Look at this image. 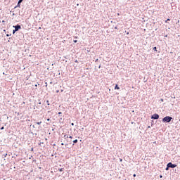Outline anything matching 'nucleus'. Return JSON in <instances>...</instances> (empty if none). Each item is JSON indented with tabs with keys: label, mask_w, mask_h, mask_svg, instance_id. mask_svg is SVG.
Segmentation results:
<instances>
[{
	"label": "nucleus",
	"mask_w": 180,
	"mask_h": 180,
	"mask_svg": "<svg viewBox=\"0 0 180 180\" xmlns=\"http://www.w3.org/2000/svg\"><path fill=\"white\" fill-rule=\"evenodd\" d=\"M51 157H54V154H52V155H51Z\"/></svg>",
	"instance_id": "79ce46f5"
},
{
	"label": "nucleus",
	"mask_w": 180,
	"mask_h": 180,
	"mask_svg": "<svg viewBox=\"0 0 180 180\" xmlns=\"http://www.w3.org/2000/svg\"><path fill=\"white\" fill-rule=\"evenodd\" d=\"M160 178H162V174H160Z\"/></svg>",
	"instance_id": "e433bc0d"
},
{
	"label": "nucleus",
	"mask_w": 180,
	"mask_h": 180,
	"mask_svg": "<svg viewBox=\"0 0 180 180\" xmlns=\"http://www.w3.org/2000/svg\"><path fill=\"white\" fill-rule=\"evenodd\" d=\"M4 129H5V127H1L0 128V130H4Z\"/></svg>",
	"instance_id": "412c9836"
},
{
	"label": "nucleus",
	"mask_w": 180,
	"mask_h": 180,
	"mask_svg": "<svg viewBox=\"0 0 180 180\" xmlns=\"http://www.w3.org/2000/svg\"><path fill=\"white\" fill-rule=\"evenodd\" d=\"M169 166L168 165H167V167L165 168V171H169Z\"/></svg>",
	"instance_id": "1a4fd4ad"
},
{
	"label": "nucleus",
	"mask_w": 180,
	"mask_h": 180,
	"mask_svg": "<svg viewBox=\"0 0 180 180\" xmlns=\"http://www.w3.org/2000/svg\"><path fill=\"white\" fill-rule=\"evenodd\" d=\"M46 88H47V84L45 85Z\"/></svg>",
	"instance_id": "49530a36"
},
{
	"label": "nucleus",
	"mask_w": 180,
	"mask_h": 180,
	"mask_svg": "<svg viewBox=\"0 0 180 180\" xmlns=\"http://www.w3.org/2000/svg\"><path fill=\"white\" fill-rule=\"evenodd\" d=\"M165 37H168V35L167 34L165 35Z\"/></svg>",
	"instance_id": "4c0bfd02"
},
{
	"label": "nucleus",
	"mask_w": 180,
	"mask_h": 180,
	"mask_svg": "<svg viewBox=\"0 0 180 180\" xmlns=\"http://www.w3.org/2000/svg\"><path fill=\"white\" fill-rule=\"evenodd\" d=\"M75 63H78V60H75Z\"/></svg>",
	"instance_id": "72a5a7b5"
},
{
	"label": "nucleus",
	"mask_w": 180,
	"mask_h": 180,
	"mask_svg": "<svg viewBox=\"0 0 180 180\" xmlns=\"http://www.w3.org/2000/svg\"><path fill=\"white\" fill-rule=\"evenodd\" d=\"M153 126H154V120H151V127H153Z\"/></svg>",
	"instance_id": "dca6fc26"
},
{
	"label": "nucleus",
	"mask_w": 180,
	"mask_h": 180,
	"mask_svg": "<svg viewBox=\"0 0 180 180\" xmlns=\"http://www.w3.org/2000/svg\"><path fill=\"white\" fill-rule=\"evenodd\" d=\"M115 89H120V87H119V85L115 84Z\"/></svg>",
	"instance_id": "9d476101"
},
{
	"label": "nucleus",
	"mask_w": 180,
	"mask_h": 180,
	"mask_svg": "<svg viewBox=\"0 0 180 180\" xmlns=\"http://www.w3.org/2000/svg\"><path fill=\"white\" fill-rule=\"evenodd\" d=\"M150 119H152V120H158V119H160V115L155 113L150 116Z\"/></svg>",
	"instance_id": "f03ea898"
},
{
	"label": "nucleus",
	"mask_w": 180,
	"mask_h": 180,
	"mask_svg": "<svg viewBox=\"0 0 180 180\" xmlns=\"http://www.w3.org/2000/svg\"><path fill=\"white\" fill-rule=\"evenodd\" d=\"M69 139H72V136H69Z\"/></svg>",
	"instance_id": "c9c22d12"
},
{
	"label": "nucleus",
	"mask_w": 180,
	"mask_h": 180,
	"mask_svg": "<svg viewBox=\"0 0 180 180\" xmlns=\"http://www.w3.org/2000/svg\"><path fill=\"white\" fill-rule=\"evenodd\" d=\"M38 104H39V105H41V102H40V100H39Z\"/></svg>",
	"instance_id": "a878e982"
},
{
	"label": "nucleus",
	"mask_w": 180,
	"mask_h": 180,
	"mask_svg": "<svg viewBox=\"0 0 180 180\" xmlns=\"http://www.w3.org/2000/svg\"><path fill=\"white\" fill-rule=\"evenodd\" d=\"M23 2V0H18L17 6H20V4Z\"/></svg>",
	"instance_id": "39448f33"
},
{
	"label": "nucleus",
	"mask_w": 180,
	"mask_h": 180,
	"mask_svg": "<svg viewBox=\"0 0 180 180\" xmlns=\"http://www.w3.org/2000/svg\"><path fill=\"white\" fill-rule=\"evenodd\" d=\"M35 86H37V84H35Z\"/></svg>",
	"instance_id": "3c124183"
},
{
	"label": "nucleus",
	"mask_w": 180,
	"mask_h": 180,
	"mask_svg": "<svg viewBox=\"0 0 180 180\" xmlns=\"http://www.w3.org/2000/svg\"><path fill=\"white\" fill-rule=\"evenodd\" d=\"M73 143H74V144H77V143H78V139H75L73 141Z\"/></svg>",
	"instance_id": "f8f14e48"
},
{
	"label": "nucleus",
	"mask_w": 180,
	"mask_h": 180,
	"mask_svg": "<svg viewBox=\"0 0 180 180\" xmlns=\"http://www.w3.org/2000/svg\"><path fill=\"white\" fill-rule=\"evenodd\" d=\"M48 113H50V111H48Z\"/></svg>",
	"instance_id": "603ef678"
},
{
	"label": "nucleus",
	"mask_w": 180,
	"mask_h": 180,
	"mask_svg": "<svg viewBox=\"0 0 180 180\" xmlns=\"http://www.w3.org/2000/svg\"><path fill=\"white\" fill-rule=\"evenodd\" d=\"M82 130H84V128H82Z\"/></svg>",
	"instance_id": "4d7b16f0"
},
{
	"label": "nucleus",
	"mask_w": 180,
	"mask_h": 180,
	"mask_svg": "<svg viewBox=\"0 0 180 180\" xmlns=\"http://www.w3.org/2000/svg\"><path fill=\"white\" fill-rule=\"evenodd\" d=\"M4 75H5V72H3Z\"/></svg>",
	"instance_id": "13d9d810"
},
{
	"label": "nucleus",
	"mask_w": 180,
	"mask_h": 180,
	"mask_svg": "<svg viewBox=\"0 0 180 180\" xmlns=\"http://www.w3.org/2000/svg\"><path fill=\"white\" fill-rule=\"evenodd\" d=\"M172 120H174V118H172V117H171V116H166V117L162 118V122L163 123H170V122Z\"/></svg>",
	"instance_id": "f257e3e1"
},
{
	"label": "nucleus",
	"mask_w": 180,
	"mask_h": 180,
	"mask_svg": "<svg viewBox=\"0 0 180 180\" xmlns=\"http://www.w3.org/2000/svg\"><path fill=\"white\" fill-rule=\"evenodd\" d=\"M123 161V159L120 158V162H122Z\"/></svg>",
	"instance_id": "bb28decb"
},
{
	"label": "nucleus",
	"mask_w": 180,
	"mask_h": 180,
	"mask_svg": "<svg viewBox=\"0 0 180 180\" xmlns=\"http://www.w3.org/2000/svg\"><path fill=\"white\" fill-rule=\"evenodd\" d=\"M71 126H74V122H72V123H71Z\"/></svg>",
	"instance_id": "f704fd0d"
},
{
	"label": "nucleus",
	"mask_w": 180,
	"mask_h": 180,
	"mask_svg": "<svg viewBox=\"0 0 180 180\" xmlns=\"http://www.w3.org/2000/svg\"><path fill=\"white\" fill-rule=\"evenodd\" d=\"M169 20H171L170 18H167V20H165V23H169L168 22H169Z\"/></svg>",
	"instance_id": "4468645a"
},
{
	"label": "nucleus",
	"mask_w": 180,
	"mask_h": 180,
	"mask_svg": "<svg viewBox=\"0 0 180 180\" xmlns=\"http://www.w3.org/2000/svg\"><path fill=\"white\" fill-rule=\"evenodd\" d=\"M16 8H20V6H15L14 7V9H16Z\"/></svg>",
	"instance_id": "4be33fe9"
},
{
	"label": "nucleus",
	"mask_w": 180,
	"mask_h": 180,
	"mask_svg": "<svg viewBox=\"0 0 180 180\" xmlns=\"http://www.w3.org/2000/svg\"><path fill=\"white\" fill-rule=\"evenodd\" d=\"M39 146H40L41 147H44V143L41 142L39 143Z\"/></svg>",
	"instance_id": "6e6552de"
},
{
	"label": "nucleus",
	"mask_w": 180,
	"mask_h": 180,
	"mask_svg": "<svg viewBox=\"0 0 180 180\" xmlns=\"http://www.w3.org/2000/svg\"><path fill=\"white\" fill-rule=\"evenodd\" d=\"M98 68H101V64L99 65Z\"/></svg>",
	"instance_id": "c03bdc74"
},
{
	"label": "nucleus",
	"mask_w": 180,
	"mask_h": 180,
	"mask_svg": "<svg viewBox=\"0 0 180 180\" xmlns=\"http://www.w3.org/2000/svg\"><path fill=\"white\" fill-rule=\"evenodd\" d=\"M73 43H78V40L77 39L73 40Z\"/></svg>",
	"instance_id": "a211bd4d"
},
{
	"label": "nucleus",
	"mask_w": 180,
	"mask_h": 180,
	"mask_svg": "<svg viewBox=\"0 0 180 180\" xmlns=\"http://www.w3.org/2000/svg\"><path fill=\"white\" fill-rule=\"evenodd\" d=\"M61 146H64V143H61Z\"/></svg>",
	"instance_id": "a19ab883"
},
{
	"label": "nucleus",
	"mask_w": 180,
	"mask_h": 180,
	"mask_svg": "<svg viewBox=\"0 0 180 180\" xmlns=\"http://www.w3.org/2000/svg\"><path fill=\"white\" fill-rule=\"evenodd\" d=\"M16 32H18L15 29H14L13 30V34H15V33H16Z\"/></svg>",
	"instance_id": "2eb2a0df"
},
{
	"label": "nucleus",
	"mask_w": 180,
	"mask_h": 180,
	"mask_svg": "<svg viewBox=\"0 0 180 180\" xmlns=\"http://www.w3.org/2000/svg\"><path fill=\"white\" fill-rule=\"evenodd\" d=\"M50 84H53V82H50Z\"/></svg>",
	"instance_id": "09e8293b"
},
{
	"label": "nucleus",
	"mask_w": 180,
	"mask_h": 180,
	"mask_svg": "<svg viewBox=\"0 0 180 180\" xmlns=\"http://www.w3.org/2000/svg\"><path fill=\"white\" fill-rule=\"evenodd\" d=\"M114 29H115V30H117V27H115Z\"/></svg>",
	"instance_id": "7c9ffc66"
},
{
	"label": "nucleus",
	"mask_w": 180,
	"mask_h": 180,
	"mask_svg": "<svg viewBox=\"0 0 180 180\" xmlns=\"http://www.w3.org/2000/svg\"><path fill=\"white\" fill-rule=\"evenodd\" d=\"M36 123H37V124L40 125V124L41 123V121H40L39 122H36Z\"/></svg>",
	"instance_id": "aec40b11"
},
{
	"label": "nucleus",
	"mask_w": 180,
	"mask_h": 180,
	"mask_svg": "<svg viewBox=\"0 0 180 180\" xmlns=\"http://www.w3.org/2000/svg\"><path fill=\"white\" fill-rule=\"evenodd\" d=\"M39 179H43V177H39Z\"/></svg>",
	"instance_id": "37998d69"
},
{
	"label": "nucleus",
	"mask_w": 180,
	"mask_h": 180,
	"mask_svg": "<svg viewBox=\"0 0 180 180\" xmlns=\"http://www.w3.org/2000/svg\"><path fill=\"white\" fill-rule=\"evenodd\" d=\"M18 115L19 116V112H18Z\"/></svg>",
	"instance_id": "864d4df0"
},
{
	"label": "nucleus",
	"mask_w": 180,
	"mask_h": 180,
	"mask_svg": "<svg viewBox=\"0 0 180 180\" xmlns=\"http://www.w3.org/2000/svg\"><path fill=\"white\" fill-rule=\"evenodd\" d=\"M30 51V50L29 49H25V53H26V54L29 53Z\"/></svg>",
	"instance_id": "423d86ee"
},
{
	"label": "nucleus",
	"mask_w": 180,
	"mask_h": 180,
	"mask_svg": "<svg viewBox=\"0 0 180 180\" xmlns=\"http://www.w3.org/2000/svg\"><path fill=\"white\" fill-rule=\"evenodd\" d=\"M75 37V39H78V37Z\"/></svg>",
	"instance_id": "58836bf2"
},
{
	"label": "nucleus",
	"mask_w": 180,
	"mask_h": 180,
	"mask_svg": "<svg viewBox=\"0 0 180 180\" xmlns=\"http://www.w3.org/2000/svg\"><path fill=\"white\" fill-rule=\"evenodd\" d=\"M13 15H15V13H13Z\"/></svg>",
	"instance_id": "8fccbe9b"
},
{
	"label": "nucleus",
	"mask_w": 180,
	"mask_h": 180,
	"mask_svg": "<svg viewBox=\"0 0 180 180\" xmlns=\"http://www.w3.org/2000/svg\"><path fill=\"white\" fill-rule=\"evenodd\" d=\"M134 178H136V174H133Z\"/></svg>",
	"instance_id": "c756f323"
},
{
	"label": "nucleus",
	"mask_w": 180,
	"mask_h": 180,
	"mask_svg": "<svg viewBox=\"0 0 180 180\" xmlns=\"http://www.w3.org/2000/svg\"><path fill=\"white\" fill-rule=\"evenodd\" d=\"M30 151H32V152L34 151V148H32L31 150H30Z\"/></svg>",
	"instance_id": "c85d7f7f"
},
{
	"label": "nucleus",
	"mask_w": 180,
	"mask_h": 180,
	"mask_svg": "<svg viewBox=\"0 0 180 180\" xmlns=\"http://www.w3.org/2000/svg\"><path fill=\"white\" fill-rule=\"evenodd\" d=\"M64 137H65V139H68V136H67V135H65Z\"/></svg>",
	"instance_id": "b1692460"
},
{
	"label": "nucleus",
	"mask_w": 180,
	"mask_h": 180,
	"mask_svg": "<svg viewBox=\"0 0 180 180\" xmlns=\"http://www.w3.org/2000/svg\"><path fill=\"white\" fill-rule=\"evenodd\" d=\"M148 129H151V126H148Z\"/></svg>",
	"instance_id": "2f4dec72"
},
{
	"label": "nucleus",
	"mask_w": 180,
	"mask_h": 180,
	"mask_svg": "<svg viewBox=\"0 0 180 180\" xmlns=\"http://www.w3.org/2000/svg\"><path fill=\"white\" fill-rule=\"evenodd\" d=\"M13 27H14V29L17 31L19 32V30H20V29H22V27L20 26V25L17 24L16 25H13Z\"/></svg>",
	"instance_id": "20e7f679"
},
{
	"label": "nucleus",
	"mask_w": 180,
	"mask_h": 180,
	"mask_svg": "<svg viewBox=\"0 0 180 180\" xmlns=\"http://www.w3.org/2000/svg\"><path fill=\"white\" fill-rule=\"evenodd\" d=\"M98 60H99V59H98V58L96 59V63L98 62Z\"/></svg>",
	"instance_id": "473e14b6"
},
{
	"label": "nucleus",
	"mask_w": 180,
	"mask_h": 180,
	"mask_svg": "<svg viewBox=\"0 0 180 180\" xmlns=\"http://www.w3.org/2000/svg\"><path fill=\"white\" fill-rule=\"evenodd\" d=\"M2 22H3V23H4V22H5V20H3Z\"/></svg>",
	"instance_id": "de8ad7c7"
},
{
	"label": "nucleus",
	"mask_w": 180,
	"mask_h": 180,
	"mask_svg": "<svg viewBox=\"0 0 180 180\" xmlns=\"http://www.w3.org/2000/svg\"><path fill=\"white\" fill-rule=\"evenodd\" d=\"M47 122H50V118L46 119Z\"/></svg>",
	"instance_id": "cd10ccee"
},
{
	"label": "nucleus",
	"mask_w": 180,
	"mask_h": 180,
	"mask_svg": "<svg viewBox=\"0 0 180 180\" xmlns=\"http://www.w3.org/2000/svg\"><path fill=\"white\" fill-rule=\"evenodd\" d=\"M45 85H47V82H45Z\"/></svg>",
	"instance_id": "a18cd8bd"
},
{
	"label": "nucleus",
	"mask_w": 180,
	"mask_h": 180,
	"mask_svg": "<svg viewBox=\"0 0 180 180\" xmlns=\"http://www.w3.org/2000/svg\"><path fill=\"white\" fill-rule=\"evenodd\" d=\"M176 23H177V24L179 23V20L176 22Z\"/></svg>",
	"instance_id": "ea45409f"
},
{
	"label": "nucleus",
	"mask_w": 180,
	"mask_h": 180,
	"mask_svg": "<svg viewBox=\"0 0 180 180\" xmlns=\"http://www.w3.org/2000/svg\"><path fill=\"white\" fill-rule=\"evenodd\" d=\"M46 103H47L48 106H50V101L49 100L46 101Z\"/></svg>",
	"instance_id": "f3484780"
},
{
	"label": "nucleus",
	"mask_w": 180,
	"mask_h": 180,
	"mask_svg": "<svg viewBox=\"0 0 180 180\" xmlns=\"http://www.w3.org/2000/svg\"><path fill=\"white\" fill-rule=\"evenodd\" d=\"M32 127H34V125H33V126H32Z\"/></svg>",
	"instance_id": "6e6d98bb"
},
{
	"label": "nucleus",
	"mask_w": 180,
	"mask_h": 180,
	"mask_svg": "<svg viewBox=\"0 0 180 180\" xmlns=\"http://www.w3.org/2000/svg\"><path fill=\"white\" fill-rule=\"evenodd\" d=\"M7 119H9V117H7Z\"/></svg>",
	"instance_id": "5fc2aeb1"
},
{
	"label": "nucleus",
	"mask_w": 180,
	"mask_h": 180,
	"mask_svg": "<svg viewBox=\"0 0 180 180\" xmlns=\"http://www.w3.org/2000/svg\"><path fill=\"white\" fill-rule=\"evenodd\" d=\"M6 155H8V153H4L2 155V158H5V157H6Z\"/></svg>",
	"instance_id": "9b49d317"
},
{
	"label": "nucleus",
	"mask_w": 180,
	"mask_h": 180,
	"mask_svg": "<svg viewBox=\"0 0 180 180\" xmlns=\"http://www.w3.org/2000/svg\"><path fill=\"white\" fill-rule=\"evenodd\" d=\"M59 172H63L64 171V168H60L58 169Z\"/></svg>",
	"instance_id": "ddd939ff"
},
{
	"label": "nucleus",
	"mask_w": 180,
	"mask_h": 180,
	"mask_svg": "<svg viewBox=\"0 0 180 180\" xmlns=\"http://www.w3.org/2000/svg\"><path fill=\"white\" fill-rule=\"evenodd\" d=\"M9 36H12V34H6L7 37H9Z\"/></svg>",
	"instance_id": "6ab92c4d"
},
{
	"label": "nucleus",
	"mask_w": 180,
	"mask_h": 180,
	"mask_svg": "<svg viewBox=\"0 0 180 180\" xmlns=\"http://www.w3.org/2000/svg\"><path fill=\"white\" fill-rule=\"evenodd\" d=\"M58 114L60 115H63V112H58Z\"/></svg>",
	"instance_id": "5701e85b"
},
{
	"label": "nucleus",
	"mask_w": 180,
	"mask_h": 180,
	"mask_svg": "<svg viewBox=\"0 0 180 180\" xmlns=\"http://www.w3.org/2000/svg\"><path fill=\"white\" fill-rule=\"evenodd\" d=\"M160 102H164V99L163 98H160Z\"/></svg>",
	"instance_id": "393cba45"
},
{
	"label": "nucleus",
	"mask_w": 180,
	"mask_h": 180,
	"mask_svg": "<svg viewBox=\"0 0 180 180\" xmlns=\"http://www.w3.org/2000/svg\"><path fill=\"white\" fill-rule=\"evenodd\" d=\"M167 165H169V168H176V167H178V165L176 164H173L172 162H169V163H167Z\"/></svg>",
	"instance_id": "7ed1b4c3"
},
{
	"label": "nucleus",
	"mask_w": 180,
	"mask_h": 180,
	"mask_svg": "<svg viewBox=\"0 0 180 180\" xmlns=\"http://www.w3.org/2000/svg\"><path fill=\"white\" fill-rule=\"evenodd\" d=\"M153 50H154L155 53H158V50H157V48L155 46L153 48Z\"/></svg>",
	"instance_id": "0eeeda50"
}]
</instances>
